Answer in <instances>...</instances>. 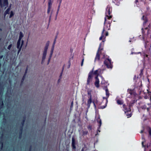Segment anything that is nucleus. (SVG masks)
<instances>
[{
  "instance_id": "f257e3e1",
  "label": "nucleus",
  "mask_w": 151,
  "mask_h": 151,
  "mask_svg": "<svg viewBox=\"0 0 151 151\" xmlns=\"http://www.w3.org/2000/svg\"><path fill=\"white\" fill-rule=\"evenodd\" d=\"M78 144V141L75 135H73L72 138L71 146L72 151H76V145Z\"/></svg>"
},
{
  "instance_id": "f03ea898",
  "label": "nucleus",
  "mask_w": 151,
  "mask_h": 151,
  "mask_svg": "<svg viewBox=\"0 0 151 151\" xmlns=\"http://www.w3.org/2000/svg\"><path fill=\"white\" fill-rule=\"evenodd\" d=\"M111 60L107 58L106 59L104 62V64L108 68L111 69L112 68V65L111 63Z\"/></svg>"
},
{
  "instance_id": "7ed1b4c3",
  "label": "nucleus",
  "mask_w": 151,
  "mask_h": 151,
  "mask_svg": "<svg viewBox=\"0 0 151 151\" xmlns=\"http://www.w3.org/2000/svg\"><path fill=\"white\" fill-rule=\"evenodd\" d=\"M110 6L108 5L106 9V12L105 13L106 17H107L109 19H110L112 18V16L111 15L109 16L110 14Z\"/></svg>"
},
{
  "instance_id": "20e7f679",
  "label": "nucleus",
  "mask_w": 151,
  "mask_h": 151,
  "mask_svg": "<svg viewBox=\"0 0 151 151\" xmlns=\"http://www.w3.org/2000/svg\"><path fill=\"white\" fill-rule=\"evenodd\" d=\"M93 73V70L89 73L88 77L87 79V85H90V82L92 81V74Z\"/></svg>"
},
{
  "instance_id": "39448f33",
  "label": "nucleus",
  "mask_w": 151,
  "mask_h": 151,
  "mask_svg": "<svg viewBox=\"0 0 151 151\" xmlns=\"http://www.w3.org/2000/svg\"><path fill=\"white\" fill-rule=\"evenodd\" d=\"M95 78L96 79V81L95 82L94 84L95 86L97 88H98L99 86V80L98 77V76H96L95 77Z\"/></svg>"
},
{
  "instance_id": "423d86ee",
  "label": "nucleus",
  "mask_w": 151,
  "mask_h": 151,
  "mask_svg": "<svg viewBox=\"0 0 151 151\" xmlns=\"http://www.w3.org/2000/svg\"><path fill=\"white\" fill-rule=\"evenodd\" d=\"M62 1V0H57V2L58 3H59V4H58V6L57 10V11L56 12V19H56L57 17V16L58 14V12L60 9V5H61V3Z\"/></svg>"
},
{
  "instance_id": "0eeeda50",
  "label": "nucleus",
  "mask_w": 151,
  "mask_h": 151,
  "mask_svg": "<svg viewBox=\"0 0 151 151\" xmlns=\"http://www.w3.org/2000/svg\"><path fill=\"white\" fill-rule=\"evenodd\" d=\"M28 65H27V67H26V69H25V73H24V74L22 78V80H21V83H22L25 78V77H26V76L27 74V71H28Z\"/></svg>"
},
{
  "instance_id": "6e6552de",
  "label": "nucleus",
  "mask_w": 151,
  "mask_h": 151,
  "mask_svg": "<svg viewBox=\"0 0 151 151\" xmlns=\"http://www.w3.org/2000/svg\"><path fill=\"white\" fill-rule=\"evenodd\" d=\"M96 121L97 123L99 124L98 127V129H100L101 125V121L99 117L96 119Z\"/></svg>"
},
{
  "instance_id": "1a4fd4ad",
  "label": "nucleus",
  "mask_w": 151,
  "mask_h": 151,
  "mask_svg": "<svg viewBox=\"0 0 151 151\" xmlns=\"http://www.w3.org/2000/svg\"><path fill=\"white\" fill-rule=\"evenodd\" d=\"M137 100H134L130 101V103L129 104V111H130V107L132 106L133 104L137 101Z\"/></svg>"
},
{
  "instance_id": "9d476101",
  "label": "nucleus",
  "mask_w": 151,
  "mask_h": 151,
  "mask_svg": "<svg viewBox=\"0 0 151 151\" xmlns=\"http://www.w3.org/2000/svg\"><path fill=\"white\" fill-rule=\"evenodd\" d=\"M123 107L124 109V112H125V113H126V112H131V109H130V111H128V110H129V106H128V108H126V107L125 105H123Z\"/></svg>"
},
{
  "instance_id": "9b49d317",
  "label": "nucleus",
  "mask_w": 151,
  "mask_h": 151,
  "mask_svg": "<svg viewBox=\"0 0 151 151\" xmlns=\"http://www.w3.org/2000/svg\"><path fill=\"white\" fill-rule=\"evenodd\" d=\"M100 59V54H99V51H97L96 57L95 58L94 61L95 62L97 60H99Z\"/></svg>"
},
{
  "instance_id": "f8f14e48",
  "label": "nucleus",
  "mask_w": 151,
  "mask_h": 151,
  "mask_svg": "<svg viewBox=\"0 0 151 151\" xmlns=\"http://www.w3.org/2000/svg\"><path fill=\"white\" fill-rule=\"evenodd\" d=\"M92 102L91 98H89L87 102L88 109L90 107V104Z\"/></svg>"
},
{
  "instance_id": "ddd939ff",
  "label": "nucleus",
  "mask_w": 151,
  "mask_h": 151,
  "mask_svg": "<svg viewBox=\"0 0 151 151\" xmlns=\"http://www.w3.org/2000/svg\"><path fill=\"white\" fill-rule=\"evenodd\" d=\"M26 119V116H24L23 117V119L21 123V125L20 126H22V127H23L24 124V122L25 121Z\"/></svg>"
},
{
  "instance_id": "4468645a",
  "label": "nucleus",
  "mask_w": 151,
  "mask_h": 151,
  "mask_svg": "<svg viewBox=\"0 0 151 151\" xmlns=\"http://www.w3.org/2000/svg\"><path fill=\"white\" fill-rule=\"evenodd\" d=\"M142 19H143L144 21V22L143 23V24L144 25H145V24H146V23L147 21V18L146 17H145L144 16H143L142 18Z\"/></svg>"
},
{
  "instance_id": "2eb2a0df",
  "label": "nucleus",
  "mask_w": 151,
  "mask_h": 151,
  "mask_svg": "<svg viewBox=\"0 0 151 151\" xmlns=\"http://www.w3.org/2000/svg\"><path fill=\"white\" fill-rule=\"evenodd\" d=\"M3 86L2 85H0V95L2 94L4 91Z\"/></svg>"
},
{
  "instance_id": "dca6fc26",
  "label": "nucleus",
  "mask_w": 151,
  "mask_h": 151,
  "mask_svg": "<svg viewBox=\"0 0 151 151\" xmlns=\"http://www.w3.org/2000/svg\"><path fill=\"white\" fill-rule=\"evenodd\" d=\"M92 102L93 104V105L95 109L96 108V103H97L98 101L96 99H95L92 101Z\"/></svg>"
},
{
  "instance_id": "f3484780",
  "label": "nucleus",
  "mask_w": 151,
  "mask_h": 151,
  "mask_svg": "<svg viewBox=\"0 0 151 151\" xmlns=\"http://www.w3.org/2000/svg\"><path fill=\"white\" fill-rule=\"evenodd\" d=\"M11 4L9 6V7L7 8L6 10L5 11V12L6 14H9V11L10 10L11 7Z\"/></svg>"
},
{
  "instance_id": "a211bd4d",
  "label": "nucleus",
  "mask_w": 151,
  "mask_h": 151,
  "mask_svg": "<svg viewBox=\"0 0 151 151\" xmlns=\"http://www.w3.org/2000/svg\"><path fill=\"white\" fill-rule=\"evenodd\" d=\"M23 36L24 35H23L22 32H20L19 33V39L18 40H21L22 39L23 37Z\"/></svg>"
},
{
  "instance_id": "6ab92c4d",
  "label": "nucleus",
  "mask_w": 151,
  "mask_h": 151,
  "mask_svg": "<svg viewBox=\"0 0 151 151\" xmlns=\"http://www.w3.org/2000/svg\"><path fill=\"white\" fill-rule=\"evenodd\" d=\"M88 148L85 145L81 149V151H88Z\"/></svg>"
},
{
  "instance_id": "aec40b11",
  "label": "nucleus",
  "mask_w": 151,
  "mask_h": 151,
  "mask_svg": "<svg viewBox=\"0 0 151 151\" xmlns=\"http://www.w3.org/2000/svg\"><path fill=\"white\" fill-rule=\"evenodd\" d=\"M54 45H52V47L51 48V50L50 53V55L51 56L52 55L53 51L54 50Z\"/></svg>"
},
{
  "instance_id": "412c9836",
  "label": "nucleus",
  "mask_w": 151,
  "mask_h": 151,
  "mask_svg": "<svg viewBox=\"0 0 151 151\" xmlns=\"http://www.w3.org/2000/svg\"><path fill=\"white\" fill-rule=\"evenodd\" d=\"M105 29H106L105 27H104L103 30L102 32V35H101V36L99 38V40H101L102 39L103 37H104V35H103V34L104 33V31H105Z\"/></svg>"
},
{
  "instance_id": "4be33fe9",
  "label": "nucleus",
  "mask_w": 151,
  "mask_h": 151,
  "mask_svg": "<svg viewBox=\"0 0 151 151\" xmlns=\"http://www.w3.org/2000/svg\"><path fill=\"white\" fill-rule=\"evenodd\" d=\"M52 1L51 0H49L48 2V7H50L51 8Z\"/></svg>"
},
{
  "instance_id": "5701e85b",
  "label": "nucleus",
  "mask_w": 151,
  "mask_h": 151,
  "mask_svg": "<svg viewBox=\"0 0 151 151\" xmlns=\"http://www.w3.org/2000/svg\"><path fill=\"white\" fill-rule=\"evenodd\" d=\"M8 4V0H4V6H7Z\"/></svg>"
},
{
  "instance_id": "b1692460",
  "label": "nucleus",
  "mask_w": 151,
  "mask_h": 151,
  "mask_svg": "<svg viewBox=\"0 0 151 151\" xmlns=\"http://www.w3.org/2000/svg\"><path fill=\"white\" fill-rule=\"evenodd\" d=\"M21 40H18L17 44V48H19L20 47V46L21 43Z\"/></svg>"
},
{
  "instance_id": "393cba45",
  "label": "nucleus",
  "mask_w": 151,
  "mask_h": 151,
  "mask_svg": "<svg viewBox=\"0 0 151 151\" xmlns=\"http://www.w3.org/2000/svg\"><path fill=\"white\" fill-rule=\"evenodd\" d=\"M24 41L23 40H22V44L21 45L20 48H18L19 49V50H18V54L19 52L20 51H21V49L22 46L23 44V43H24Z\"/></svg>"
},
{
  "instance_id": "a878e982",
  "label": "nucleus",
  "mask_w": 151,
  "mask_h": 151,
  "mask_svg": "<svg viewBox=\"0 0 151 151\" xmlns=\"http://www.w3.org/2000/svg\"><path fill=\"white\" fill-rule=\"evenodd\" d=\"M117 103L119 105H122L123 104V102L121 100H118L117 101Z\"/></svg>"
},
{
  "instance_id": "bb28decb",
  "label": "nucleus",
  "mask_w": 151,
  "mask_h": 151,
  "mask_svg": "<svg viewBox=\"0 0 151 151\" xmlns=\"http://www.w3.org/2000/svg\"><path fill=\"white\" fill-rule=\"evenodd\" d=\"M99 71V70H96L94 71V72L93 74L95 75H96V76H98L99 75V73H98Z\"/></svg>"
},
{
  "instance_id": "cd10ccee",
  "label": "nucleus",
  "mask_w": 151,
  "mask_h": 151,
  "mask_svg": "<svg viewBox=\"0 0 151 151\" xmlns=\"http://www.w3.org/2000/svg\"><path fill=\"white\" fill-rule=\"evenodd\" d=\"M0 144L1 145V147H0V150H2L3 147V144L2 141H0Z\"/></svg>"
},
{
  "instance_id": "c85d7f7f",
  "label": "nucleus",
  "mask_w": 151,
  "mask_h": 151,
  "mask_svg": "<svg viewBox=\"0 0 151 151\" xmlns=\"http://www.w3.org/2000/svg\"><path fill=\"white\" fill-rule=\"evenodd\" d=\"M47 55V53H43V55L42 57V59L43 60H45L46 56Z\"/></svg>"
},
{
  "instance_id": "c756f323",
  "label": "nucleus",
  "mask_w": 151,
  "mask_h": 151,
  "mask_svg": "<svg viewBox=\"0 0 151 151\" xmlns=\"http://www.w3.org/2000/svg\"><path fill=\"white\" fill-rule=\"evenodd\" d=\"M132 91L131 89H128L127 90V92L129 93L131 95H132L133 94V93H132Z\"/></svg>"
},
{
  "instance_id": "7c9ffc66",
  "label": "nucleus",
  "mask_w": 151,
  "mask_h": 151,
  "mask_svg": "<svg viewBox=\"0 0 151 151\" xmlns=\"http://www.w3.org/2000/svg\"><path fill=\"white\" fill-rule=\"evenodd\" d=\"M48 48V47H45L43 53H47Z\"/></svg>"
},
{
  "instance_id": "2f4dec72",
  "label": "nucleus",
  "mask_w": 151,
  "mask_h": 151,
  "mask_svg": "<svg viewBox=\"0 0 151 151\" xmlns=\"http://www.w3.org/2000/svg\"><path fill=\"white\" fill-rule=\"evenodd\" d=\"M127 116L128 118H129L131 116H132V114L131 113H128L127 112H126V113H125Z\"/></svg>"
},
{
  "instance_id": "473e14b6",
  "label": "nucleus",
  "mask_w": 151,
  "mask_h": 151,
  "mask_svg": "<svg viewBox=\"0 0 151 151\" xmlns=\"http://www.w3.org/2000/svg\"><path fill=\"white\" fill-rule=\"evenodd\" d=\"M65 65H64L63 67V68H62V71L60 73V77L61 76H62V74H63V70H64V66H65Z\"/></svg>"
},
{
  "instance_id": "72a5a7b5",
  "label": "nucleus",
  "mask_w": 151,
  "mask_h": 151,
  "mask_svg": "<svg viewBox=\"0 0 151 151\" xmlns=\"http://www.w3.org/2000/svg\"><path fill=\"white\" fill-rule=\"evenodd\" d=\"M147 130L149 132V136H151V128L150 127H148Z\"/></svg>"
},
{
  "instance_id": "f704fd0d",
  "label": "nucleus",
  "mask_w": 151,
  "mask_h": 151,
  "mask_svg": "<svg viewBox=\"0 0 151 151\" xmlns=\"http://www.w3.org/2000/svg\"><path fill=\"white\" fill-rule=\"evenodd\" d=\"M106 95L107 97H109V91L108 89H106Z\"/></svg>"
},
{
  "instance_id": "c9c22d12",
  "label": "nucleus",
  "mask_w": 151,
  "mask_h": 151,
  "mask_svg": "<svg viewBox=\"0 0 151 151\" xmlns=\"http://www.w3.org/2000/svg\"><path fill=\"white\" fill-rule=\"evenodd\" d=\"M98 70H99V71L98 72L99 73L101 74L103 73L104 69H99Z\"/></svg>"
},
{
  "instance_id": "e433bc0d",
  "label": "nucleus",
  "mask_w": 151,
  "mask_h": 151,
  "mask_svg": "<svg viewBox=\"0 0 151 151\" xmlns=\"http://www.w3.org/2000/svg\"><path fill=\"white\" fill-rule=\"evenodd\" d=\"M14 15V13L12 11H11L10 12V15L9 18H11Z\"/></svg>"
},
{
  "instance_id": "4c0bfd02",
  "label": "nucleus",
  "mask_w": 151,
  "mask_h": 151,
  "mask_svg": "<svg viewBox=\"0 0 151 151\" xmlns=\"http://www.w3.org/2000/svg\"><path fill=\"white\" fill-rule=\"evenodd\" d=\"M88 133V131H83V135H86Z\"/></svg>"
},
{
  "instance_id": "58836bf2",
  "label": "nucleus",
  "mask_w": 151,
  "mask_h": 151,
  "mask_svg": "<svg viewBox=\"0 0 151 151\" xmlns=\"http://www.w3.org/2000/svg\"><path fill=\"white\" fill-rule=\"evenodd\" d=\"M0 108L1 109L3 108L4 106V103L3 102V101H1V103H0Z\"/></svg>"
},
{
  "instance_id": "ea45409f",
  "label": "nucleus",
  "mask_w": 151,
  "mask_h": 151,
  "mask_svg": "<svg viewBox=\"0 0 151 151\" xmlns=\"http://www.w3.org/2000/svg\"><path fill=\"white\" fill-rule=\"evenodd\" d=\"M141 72L139 75L140 76H142L143 74V69H142L140 70Z\"/></svg>"
},
{
  "instance_id": "a19ab883",
  "label": "nucleus",
  "mask_w": 151,
  "mask_h": 151,
  "mask_svg": "<svg viewBox=\"0 0 151 151\" xmlns=\"http://www.w3.org/2000/svg\"><path fill=\"white\" fill-rule=\"evenodd\" d=\"M101 43H100V45H99V49H98V51H101V50H103V48H101Z\"/></svg>"
},
{
  "instance_id": "79ce46f5",
  "label": "nucleus",
  "mask_w": 151,
  "mask_h": 151,
  "mask_svg": "<svg viewBox=\"0 0 151 151\" xmlns=\"http://www.w3.org/2000/svg\"><path fill=\"white\" fill-rule=\"evenodd\" d=\"M106 104H107V103H106L105 105L100 106L99 107V108L101 109H103L105 108L106 106Z\"/></svg>"
},
{
  "instance_id": "37998d69",
  "label": "nucleus",
  "mask_w": 151,
  "mask_h": 151,
  "mask_svg": "<svg viewBox=\"0 0 151 151\" xmlns=\"http://www.w3.org/2000/svg\"><path fill=\"white\" fill-rule=\"evenodd\" d=\"M82 61H81V66H82L83 65V61H84V57L83 56H82Z\"/></svg>"
},
{
  "instance_id": "c03bdc74",
  "label": "nucleus",
  "mask_w": 151,
  "mask_h": 151,
  "mask_svg": "<svg viewBox=\"0 0 151 151\" xmlns=\"http://www.w3.org/2000/svg\"><path fill=\"white\" fill-rule=\"evenodd\" d=\"M140 108L143 109H145L146 108V106L145 105H144L141 106Z\"/></svg>"
},
{
  "instance_id": "a18cd8bd",
  "label": "nucleus",
  "mask_w": 151,
  "mask_h": 151,
  "mask_svg": "<svg viewBox=\"0 0 151 151\" xmlns=\"http://www.w3.org/2000/svg\"><path fill=\"white\" fill-rule=\"evenodd\" d=\"M52 55H50V56H49V59H48V62H47V65H48L49 64V63L50 62V59L52 57Z\"/></svg>"
},
{
  "instance_id": "49530a36",
  "label": "nucleus",
  "mask_w": 151,
  "mask_h": 151,
  "mask_svg": "<svg viewBox=\"0 0 151 151\" xmlns=\"http://www.w3.org/2000/svg\"><path fill=\"white\" fill-rule=\"evenodd\" d=\"M23 129V127H22V126H20V129H19V130H20L19 132H21V133H22Z\"/></svg>"
},
{
  "instance_id": "de8ad7c7",
  "label": "nucleus",
  "mask_w": 151,
  "mask_h": 151,
  "mask_svg": "<svg viewBox=\"0 0 151 151\" xmlns=\"http://www.w3.org/2000/svg\"><path fill=\"white\" fill-rule=\"evenodd\" d=\"M22 133H21V132H19V139H21L22 138Z\"/></svg>"
},
{
  "instance_id": "09e8293b",
  "label": "nucleus",
  "mask_w": 151,
  "mask_h": 151,
  "mask_svg": "<svg viewBox=\"0 0 151 151\" xmlns=\"http://www.w3.org/2000/svg\"><path fill=\"white\" fill-rule=\"evenodd\" d=\"M12 44H10V45H9L8 46V47H7V49L9 50H10L11 49V47H12Z\"/></svg>"
},
{
  "instance_id": "8fccbe9b",
  "label": "nucleus",
  "mask_w": 151,
  "mask_h": 151,
  "mask_svg": "<svg viewBox=\"0 0 151 151\" xmlns=\"http://www.w3.org/2000/svg\"><path fill=\"white\" fill-rule=\"evenodd\" d=\"M87 128L89 131L91 130L92 129V127L91 125H89L88 127Z\"/></svg>"
},
{
  "instance_id": "3c124183",
  "label": "nucleus",
  "mask_w": 151,
  "mask_h": 151,
  "mask_svg": "<svg viewBox=\"0 0 151 151\" xmlns=\"http://www.w3.org/2000/svg\"><path fill=\"white\" fill-rule=\"evenodd\" d=\"M70 60H69L68 61V68H70Z\"/></svg>"
},
{
  "instance_id": "603ef678",
  "label": "nucleus",
  "mask_w": 151,
  "mask_h": 151,
  "mask_svg": "<svg viewBox=\"0 0 151 151\" xmlns=\"http://www.w3.org/2000/svg\"><path fill=\"white\" fill-rule=\"evenodd\" d=\"M50 42L49 41H47L46 43L45 47H48V46L49 45Z\"/></svg>"
},
{
  "instance_id": "864d4df0",
  "label": "nucleus",
  "mask_w": 151,
  "mask_h": 151,
  "mask_svg": "<svg viewBox=\"0 0 151 151\" xmlns=\"http://www.w3.org/2000/svg\"><path fill=\"white\" fill-rule=\"evenodd\" d=\"M88 94L89 95L90 97L89 98H91V91H88Z\"/></svg>"
},
{
  "instance_id": "5fc2aeb1",
  "label": "nucleus",
  "mask_w": 151,
  "mask_h": 151,
  "mask_svg": "<svg viewBox=\"0 0 151 151\" xmlns=\"http://www.w3.org/2000/svg\"><path fill=\"white\" fill-rule=\"evenodd\" d=\"M148 96L150 98H151V92L150 91H149L148 90Z\"/></svg>"
},
{
  "instance_id": "6e6d98bb",
  "label": "nucleus",
  "mask_w": 151,
  "mask_h": 151,
  "mask_svg": "<svg viewBox=\"0 0 151 151\" xmlns=\"http://www.w3.org/2000/svg\"><path fill=\"white\" fill-rule=\"evenodd\" d=\"M51 8V7H48V9H47V13L48 14L49 13L50 11V10Z\"/></svg>"
},
{
  "instance_id": "4d7b16f0",
  "label": "nucleus",
  "mask_w": 151,
  "mask_h": 151,
  "mask_svg": "<svg viewBox=\"0 0 151 151\" xmlns=\"http://www.w3.org/2000/svg\"><path fill=\"white\" fill-rule=\"evenodd\" d=\"M3 122L6 123V120L5 117H4L3 118Z\"/></svg>"
},
{
  "instance_id": "13d9d810",
  "label": "nucleus",
  "mask_w": 151,
  "mask_h": 151,
  "mask_svg": "<svg viewBox=\"0 0 151 151\" xmlns=\"http://www.w3.org/2000/svg\"><path fill=\"white\" fill-rule=\"evenodd\" d=\"M103 87V88L105 90V91H106V89H108L107 87V86H102Z\"/></svg>"
},
{
  "instance_id": "bf43d9fd",
  "label": "nucleus",
  "mask_w": 151,
  "mask_h": 151,
  "mask_svg": "<svg viewBox=\"0 0 151 151\" xmlns=\"http://www.w3.org/2000/svg\"><path fill=\"white\" fill-rule=\"evenodd\" d=\"M108 97H107L106 96V97H103V99H106V103H107V101H108V100H107V99Z\"/></svg>"
},
{
  "instance_id": "052dcab7",
  "label": "nucleus",
  "mask_w": 151,
  "mask_h": 151,
  "mask_svg": "<svg viewBox=\"0 0 151 151\" xmlns=\"http://www.w3.org/2000/svg\"><path fill=\"white\" fill-rule=\"evenodd\" d=\"M150 97H149V96H147V95H146L145 96H144V98L145 99H149Z\"/></svg>"
},
{
  "instance_id": "680f3d73",
  "label": "nucleus",
  "mask_w": 151,
  "mask_h": 151,
  "mask_svg": "<svg viewBox=\"0 0 151 151\" xmlns=\"http://www.w3.org/2000/svg\"><path fill=\"white\" fill-rule=\"evenodd\" d=\"M73 102L72 101L71 103V105L70 106V108H72V107H73Z\"/></svg>"
},
{
  "instance_id": "e2e57ef3",
  "label": "nucleus",
  "mask_w": 151,
  "mask_h": 151,
  "mask_svg": "<svg viewBox=\"0 0 151 151\" xmlns=\"http://www.w3.org/2000/svg\"><path fill=\"white\" fill-rule=\"evenodd\" d=\"M2 6V4L1 2V0H0V6H1V7Z\"/></svg>"
},
{
  "instance_id": "0e129e2a",
  "label": "nucleus",
  "mask_w": 151,
  "mask_h": 151,
  "mask_svg": "<svg viewBox=\"0 0 151 151\" xmlns=\"http://www.w3.org/2000/svg\"><path fill=\"white\" fill-rule=\"evenodd\" d=\"M2 6V4L1 2V0H0V6H1V7Z\"/></svg>"
},
{
  "instance_id": "69168bd1",
  "label": "nucleus",
  "mask_w": 151,
  "mask_h": 151,
  "mask_svg": "<svg viewBox=\"0 0 151 151\" xmlns=\"http://www.w3.org/2000/svg\"><path fill=\"white\" fill-rule=\"evenodd\" d=\"M110 25H109V27H108V26H107L106 27L108 28V30H109L110 29Z\"/></svg>"
},
{
  "instance_id": "338daca9",
  "label": "nucleus",
  "mask_w": 151,
  "mask_h": 151,
  "mask_svg": "<svg viewBox=\"0 0 151 151\" xmlns=\"http://www.w3.org/2000/svg\"><path fill=\"white\" fill-rule=\"evenodd\" d=\"M31 150H32V146H30L29 147V151H31Z\"/></svg>"
},
{
  "instance_id": "774afa93",
  "label": "nucleus",
  "mask_w": 151,
  "mask_h": 151,
  "mask_svg": "<svg viewBox=\"0 0 151 151\" xmlns=\"http://www.w3.org/2000/svg\"><path fill=\"white\" fill-rule=\"evenodd\" d=\"M101 84H104V81H101Z\"/></svg>"
}]
</instances>
